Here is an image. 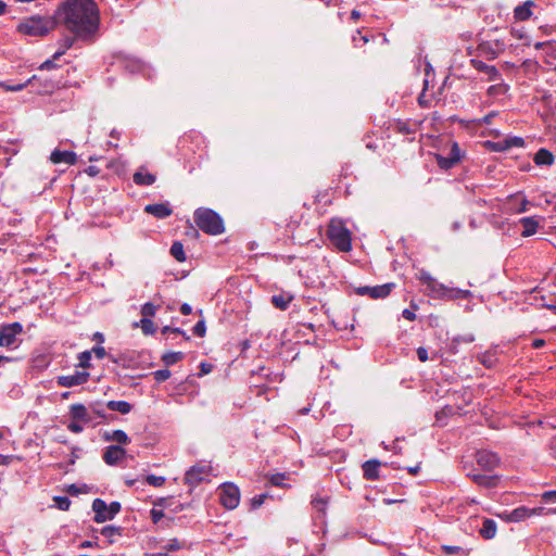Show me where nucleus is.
Segmentation results:
<instances>
[{"mask_svg": "<svg viewBox=\"0 0 556 556\" xmlns=\"http://www.w3.org/2000/svg\"><path fill=\"white\" fill-rule=\"evenodd\" d=\"M219 501L227 509L236 508L240 502V491L238 486L232 483L224 484L219 493Z\"/></svg>", "mask_w": 556, "mask_h": 556, "instance_id": "nucleus-9", "label": "nucleus"}, {"mask_svg": "<svg viewBox=\"0 0 556 556\" xmlns=\"http://www.w3.org/2000/svg\"><path fill=\"white\" fill-rule=\"evenodd\" d=\"M56 25L55 15L53 17L35 15L22 21L17 25V31L27 36L43 37L53 30Z\"/></svg>", "mask_w": 556, "mask_h": 556, "instance_id": "nucleus-4", "label": "nucleus"}, {"mask_svg": "<svg viewBox=\"0 0 556 556\" xmlns=\"http://www.w3.org/2000/svg\"><path fill=\"white\" fill-rule=\"evenodd\" d=\"M471 64L477 71L486 74L490 81L502 80V74L494 65L475 59L471 60Z\"/></svg>", "mask_w": 556, "mask_h": 556, "instance_id": "nucleus-15", "label": "nucleus"}, {"mask_svg": "<svg viewBox=\"0 0 556 556\" xmlns=\"http://www.w3.org/2000/svg\"><path fill=\"white\" fill-rule=\"evenodd\" d=\"M185 357L182 352H167L163 354L162 361L166 366H172Z\"/></svg>", "mask_w": 556, "mask_h": 556, "instance_id": "nucleus-36", "label": "nucleus"}, {"mask_svg": "<svg viewBox=\"0 0 556 556\" xmlns=\"http://www.w3.org/2000/svg\"><path fill=\"white\" fill-rule=\"evenodd\" d=\"M38 79H39L38 76L34 75L25 84H18V85H14V86H7V90L20 91V90L24 89L27 85L34 84V81H37Z\"/></svg>", "mask_w": 556, "mask_h": 556, "instance_id": "nucleus-48", "label": "nucleus"}, {"mask_svg": "<svg viewBox=\"0 0 556 556\" xmlns=\"http://www.w3.org/2000/svg\"><path fill=\"white\" fill-rule=\"evenodd\" d=\"M402 316H403V318H405L409 321H413L416 319V314H415L414 309H410V308L403 309Z\"/></svg>", "mask_w": 556, "mask_h": 556, "instance_id": "nucleus-59", "label": "nucleus"}, {"mask_svg": "<svg viewBox=\"0 0 556 556\" xmlns=\"http://www.w3.org/2000/svg\"><path fill=\"white\" fill-rule=\"evenodd\" d=\"M89 376L90 375L88 371H75L73 375L59 376L56 379V383L60 387L72 388L87 382Z\"/></svg>", "mask_w": 556, "mask_h": 556, "instance_id": "nucleus-12", "label": "nucleus"}, {"mask_svg": "<svg viewBox=\"0 0 556 556\" xmlns=\"http://www.w3.org/2000/svg\"><path fill=\"white\" fill-rule=\"evenodd\" d=\"M498 81V84L492 85L488 88L486 92L490 97L504 96L508 92L509 86L505 84L503 79Z\"/></svg>", "mask_w": 556, "mask_h": 556, "instance_id": "nucleus-33", "label": "nucleus"}, {"mask_svg": "<svg viewBox=\"0 0 556 556\" xmlns=\"http://www.w3.org/2000/svg\"><path fill=\"white\" fill-rule=\"evenodd\" d=\"M134 182L138 186H151L155 182V175L146 170L144 167H140L132 176Z\"/></svg>", "mask_w": 556, "mask_h": 556, "instance_id": "nucleus-22", "label": "nucleus"}, {"mask_svg": "<svg viewBox=\"0 0 556 556\" xmlns=\"http://www.w3.org/2000/svg\"><path fill=\"white\" fill-rule=\"evenodd\" d=\"M170 370L168 369H159L153 372L154 379L157 382H164L170 378Z\"/></svg>", "mask_w": 556, "mask_h": 556, "instance_id": "nucleus-45", "label": "nucleus"}, {"mask_svg": "<svg viewBox=\"0 0 556 556\" xmlns=\"http://www.w3.org/2000/svg\"><path fill=\"white\" fill-rule=\"evenodd\" d=\"M267 497L266 494H260V495H256L252 498L251 501V505L253 508H258L263 505V503L265 502V498Z\"/></svg>", "mask_w": 556, "mask_h": 556, "instance_id": "nucleus-53", "label": "nucleus"}, {"mask_svg": "<svg viewBox=\"0 0 556 556\" xmlns=\"http://www.w3.org/2000/svg\"><path fill=\"white\" fill-rule=\"evenodd\" d=\"M56 507L61 510H68L70 506H71V501L68 497L66 496H55L53 498Z\"/></svg>", "mask_w": 556, "mask_h": 556, "instance_id": "nucleus-42", "label": "nucleus"}, {"mask_svg": "<svg viewBox=\"0 0 556 556\" xmlns=\"http://www.w3.org/2000/svg\"><path fill=\"white\" fill-rule=\"evenodd\" d=\"M208 477V468L206 466H192L185 475V482L190 486H195Z\"/></svg>", "mask_w": 556, "mask_h": 556, "instance_id": "nucleus-13", "label": "nucleus"}, {"mask_svg": "<svg viewBox=\"0 0 556 556\" xmlns=\"http://www.w3.org/2000/svg\"><path fill=\"white\" fill-rule=\"evenodd\" d=\"M103 439L106 442L115 441V442H117L119 444H124V445H126L130 442V439L127 435V433L121 429L113 430L111 432H105L103 434Z\"/></svg>", "mask_w": 556, "mask_h": 556, "instance_id": "nucleus-27", "label": "nucleus"}, {"mask_svg": "<svg viewBox=\"0 0 556 556\" xmlns=\"http://www.w3.org/2000/svg\"><path fill=\"white\" fill-rule=\"evenodd\" d=\"M15 459L13 455H2L0 454V465H9L12 460Z\"/></svg>", "mask_w": 556, "mask_h": 556, "instance_id": "nucleus-63", "label": "nucleus"}, {"mask_svg": "<svg viewBox=\"0 0 556 556\" xmlns=\"http://www.w3.org/2000/svg\"><path fill=\"white\" fill-rule=\"evenodd\" d=\"M497 115L496 112H491L486 115H484L483 117L477 119V124L478 125H489L491 124L492 119Z\"/></svg>", "mask_w": 556, "mask_h": 556, "instance_id": "nucleus-51", "label": "nucleus"}, {"mask_svg": "<svg viewBox=\"0 0 556 556\" xmlns=\"http://www.w3.org/2000/svg\"><path fill=\"white\" fill-rule=\"evenodd\" d=\"M79 359V366L83 368H89L90 367V359H91V351H84L78 356Z\"/></svg>", "mask_w": 556, "mask_h": 556, "instance_id": "nucleus-43", "label": "nucleus"}, {"mask_svg": "<svg viewBox=\"0 0 556 556\" xmlns=\"http://www.w3.org/2000/svg\"><path fill=\"white\" fill-rule=\"evenodd\" d=\"M381 463L378 459L366 460L362 468L364 478L367 480H377L380 476Z\"/></svg>", "mask_w": 556, "mask_h": 556, "instance_id": "nucleus-19", "label": "nucleus"}, {"mask_svg": "<svg viewBox=\"0 0 556 556\" xmlns=\"http://www.w3.org/2000/svg\"><path fill=\"white\" fill-rule=\"evenodd\" d=\"M542 498L544 501H554L556 502V490L546 491L542 494Z\"/></svg>", "mask_w": 556, "mask_h": 556, "instance_id": "nucleus-62", "label": "nucleus"}, {"mask_svg": "<svg viewBox=\"0 0 556 556\" xmlns=\"http://www.w3.org/2000/svg\"><path fill=\"white\" fill-rule=\"evenodd\" d=\"M67 429L73 432V433H80L83 432L84 428L83 426L79 424V421L77 420H72L68 425H67Z\"/></svg>", "mask_w": 556, "mask_h": 556, "instance_id": "nucleus-52", "label": "nucleus"}, {"mask_svg": "<svg viewBox=\"0 0 556 556\" xmlns=\"http://www.w3.org/2000/svg\"><path fill=\"white\" fill-rule=\"evenodd\" d=\"M106 407L123 415L130 413L132 408L131 404L126 401H109Z\"/></svg>", "mask_w": 556, "mask_h": 556, "instance_id": "nucleus-30", "label": "nucleus"}, {"mask_svg": "<svg viewBox=\"0 0 556 556\" xmlns=\"http://www.w3.org/2000/svg\"><path fill=\"white\" fill-rule=\"evenodd\" d=\"M442 551L445 555H454L460 553L463 548L456 545H443Z\"/></svg>", "mask_w": 556, "mask_h": 556, "instance_id": "nucleus-50", "label": "nucleus"}, {"mask_svg": "<svg viewBox=\"0 0 556 556\" xmlns=\"http://www.w3.org/2000/svg\"><path fill=\"white\" fill-rule=\"evenodd\" d=\"M74 38L72 37H65L64 40H63V49L56 51L54 54H53V60H59L65 52L66 50H68L70 48L73 47L74 45Z\"/></svg>", "mask_w": 556, "mask_h": 556, "instance_id": "nucleus-40", "label": "nucleus"}, {"mask_svg": "<svg viewBox=\"0 0 556 556\" xmlns=\"http://www.w3.org/2000/svg\"><path fill=\"white\" fill-rule=\"evenodd\" d=\"M122 505L119 502H111L110 505L102 498H94L92 502V510L94 511L93 520L97 523L104 522L106 520H112L119 511Z\"/></svg>", "mask_w": 556, "mask_h": 556, "instance_id": "nucleus-7", "label": "nucleus"}, {"mask_svg": "<svg viewBox=\"0 0 556 556\" xmlns=\"http://www.w3.org/2000/svg\"><path fill=\"white\" fill-rule=\"evenodd\" d=\"M156 313V306L152 303H146L142 305L141 307V314H142V318H150V317H153Z\"/></svg>", "mask_w": 556, "mask_h": 556, "instance_id": "nucleus-41", "label": "nucleus"}, {"mask_svg": "<svg viewBox=\"0 0 556 556\" xmlns=\"http://www.w3.org/2000/svg\"><path fill=\"white\" fill-rule=\"evenodd\" d=\"M534 162L538 165H551L554 162V156L546 149H541L535 154Z\"/></svg>", "mask_w": 556, "mask_h": 556, "instance_id": "nucleus-32", "label": "nucleus"}, {"mask_svg": "<svg viewBox=\"0 0 556 556\" xmlns=\"http://www.w3.org/2000/svg\"><path fill=\"white\" fill-rule=\"evenodd\" d=\"M527 518H530L529 507H527V506H519V507L513 509L509 514V521H513V522H519Z\"/></svg>", "mask_w": 556, "mask_h": 556, "instance_id": "nucleus-31", "label": "nucleus"}, {"mask_svg": "<svg viewBox=\"0 0 556 556\" xmlns=\"http://www.w3.org/2000/svg\"><path fill=\"white\" fill-rule=\"evenodd\" d=\"M312 504L318 510H324L326 506V502L323 498H316L312 502Z\"/></svg>", "mask_w": 556, "mask_h": 556, "instance_id": "nucleus-64", "label": "nucleus"}, {"mask_svg": "<svg viewBox=\"0 0 556 556\" xmlns=\"http://www.w3.org/2000/svg\"><path fill=\"white\" fill-rule=\"evenodd\" d=\"M532 7H534V2L531 0H528L520 5H517L514 10L515 20L520 22L529 20L532 15Z\"/></svg>", "mask_w": 556, "mask_h": 556, "instance_id": "nucleus-23", "label": "nucleus"}, {"mask_svg": "<svg viewBox=\"0 0 556 556\" xmlns=\"http://www.w3.org/2000/svg\"><path fill=\"white\" fill-rule=\"evenodd\" d=\"M542 217L540 216H527L522 217L519 223L522 226L521 236L522 237H531L536 233L540 222Z\"/></svg>", "mask_w": 556, "mask_h": 556, "instance_id": "nucleus-16", "label": "nucleus"}, {"mask_svg": "<svg viewBox=\"0 0 556 556\" xmlns=\"http://www.w3.org/2000/svg\"><path fill=\"white\" fill-rule=\"evenodd\" d=\"M70 416L73 420L81 421V422H90L91 417L88 413V409L83 404H72L70 406Z\"/></svg>", "mask_w": 556, "mask_h": 556, "instance_id": "nucleus-20", "label": "nucleus"}, {"mask_svg": "<svg viewBox=\"0 0 556 556\" xmlns=\"http://www.w3.org/2000/svg\"><path fill=\"white\" fill-rule=\"evenodd\" d=\"M497 525L496 521L490 518L483 520L479 530L480 535L485 540H491L496 535Z\"/></svg>", "mask_w": 556, "mask_h": 556, "instance_id": "nucleus-26", "label": "nucleus"}, {"mask_svg": "<svg viewBox=\"0 0 556 556\" xmlns=\"http://www.w3.org/2000/svg\"><path fill=\"white\" fill-rule=\"evenodd\" d=\"M151 519L154 523H157L162 520V518L164 517V513L162 510H157V509H152L151 510Z\"/></svg>", "mask_w": 556, "mask_h": 556, "instance_id": "nucleus-56", "label": "nucleus"}, {"mask_svg": "<svg viewBox=\"0 0 556 556\" xmlns=\"http://www.w3.org/2000/svg\"><path fill=\"white\" fill-rule=\"evenodd\" d=\"M55 60L52 59H49V60H46L40 66H39V70L42 71V70H51V68H54L56 65L54 63Z\"/></svg>", "mask_w": 556, "mask_h": 556, "instance_id": "nucleus-61", "label": "nucleus"}, {"mask_svg": "<svg viewBox=\"0 0 556 556\" xmlns=\"http://www.w3.org/2000/svg\"><path fill=\"white\" fill-rule=\"evenodd\" d=\"M475 334L467 333L463 336H456L454 337L451 342L447 345L448 353L455 355L459 352V345H463V343H472L475 341Z\"/></svg>", "mask_w": 556, "mask_h": 556, "instance_id": "nucleus-21", "label": "nucleus"}, {"mask_svg": "<svg viewBox=\"0 0 556 556\" xmlns=\"http://www.w3.org/2000/svg\"><path fill=\"white\" fill-rule=\"evenodd\" d=\"M523 146H525L523 138L514 136V137L504 139L503 146L498 150H508L513 147L519 148V147H523Z\"/></svg>", "mask_w": 556, "mask_h": 556, "instance_id": "nucleus-37", "label": "nucleus"}, {"mask_svg": "<svg viewBox=\"0 0 556 556\" xmlns=\"http://www.w3.org/2000/svg\"><path fill=\"white\" fill-rule=\"evenodd\" d=\"M138 326L141 327V330L146 336L154 334L156 331V327L151 318H141L140 321L134 324V327Z\"/></svg>", "mask_w": 556, "mask_h": 556, "instance_id": "nucleus-35", "label": "nucleus"}, {"mask_svg": "<svg viewBox=\"0 0 556 556\" xmlns=\"http://www.w3.org/2000/svg\"><path fill=\"white\" fill-rule=\"evenodd\" d=\"M144 212L159 219L166 218L173 214V210L167 203L148 204L144 206Z\"/></svg>", "mask_w": 556, "mask_h": 556, "instance_id": "nucleus-17", "label": "nucleus"}, {"mask_svg": "<svg viewBox=\"0 0 556 556\" xmlns=\"http://www.w3.org/2000/svg\"><path fill=\"white\" fill-rule=\"evenodd\" d=\"M101 534L109 539L110 543L114 542V538L117 535L119 536L122 534V528L115 527V526H105L101 530Z\"/></svg>", "mask_w": 556, "mask_h": 556, "instance_id": "nucleus-38", "label": "nucleus"}, {"mask_svg": "<svg viewBox=\"0 0 556 556\" xmlns=\"http://www.w3.org/2000/svg\"><path fill=\"white\" fill-rule=\"evenodd\" d=\"M476 460L483 470L492 471L500 465L501 458L492 451L481 450L477 452Z\"/></svg>", "mask_w": 556, "mask_h": 556, "instance_id": "nucleus-11", "label": "nucleus"}, {"mask_svg": "<svg viewBox=\"0 0 556 556\" xmlns=\"http://www.w3.org/2000/svg\"><path fill=\"white\" fill-rule=\"evenodd\" d=\"M193 219L195 225L207 235L217 236L225 231L223 218L211 208H197Z\"/></svg>", "mask_w": 556, "mask_h": 556, "instance_id": "nucleus-3", "label": "nucleus"}, {"mask_svg": "<svg viewBox=\"0 0 556 556\" xmlns=\"http://www.w3.org/2000/svg\"><path fill=\"white\" fill-rule=\"evenodd\" d=\"M50 161L53 164L65 163L68 165H74L77 162V155L72 151H61L55 149L50 155Z\"/></svg>", "mask_w": 556, "mask_h": 556, "instance_id": "nucleus-18", "label": "nucleus"}, {"mask_svg": "<svg viewBox=\"0 0 556 556\" xmlns=\"http://www.w3.org/2000/svg\"><path fill=\"white\" fill-rule=\"evenodd\" d=\"M288 479V475L285 472L274 473L269 477V483L274 486L280 488H289V484H286L285 481Z\"/></svg>", "mask_w": 556, "mask_h": 556, "instance_id": "nucleus-39", "label": "nucleus"}, {"mask_svg": "<svg viewBox=\"0 0 556 556\" xmlns=\"http://www.w3.org/2000/svg\"><path fill=\"white\" fill-rule=\"evenodd\" d=\"M61 87H65L64 84H61V81H52V80H46L45 81V85H43V88H42V92L45 93H51L55 88H61Z\"/></svg>", "mask_w": 556, "mask_h": 556, "instance_id": "nucleus-46", "label": "nucleus"}, {"mask_svg": "<svg viewBox=\"0 0 556 556\" xmlns=\"http://www.w3.org/2000/svg\"><path fill=\"white\" fill-rule=\"evenodd\" d=\"M477 359L485 368H494L497 364V352L495 349L488 350L477 356Z\"/></svg>", "mask_w": 556, "mask_h": 556, "instance_id": "nucleus-25", "label": "nucleus"}, {"mask_svg": "<svg viewBox=\"0 0 556 556\" xmlns=\"http://www.w3.org/2000/svg\"><path fill=\"white\" fill-rule=\"evenodd\" d=\"M126 456V450L118 445H109L103 453V460L109 466L119 464Z\"/></svg>", "mask_w": 556, "mask_h": 556, "instance_id": "nucleus-14", "label": "nucleus"}, {"mask_svg": "<svg viewBox=\"0 0 556 556\" xmlns=\"http://www.w3.org/2000/svg\"><path fill=\"white\" fill-rule=\"evenodd\" d=\"M472 481L484 488H494L496 486L497 476L493 475H482V473H469L468 475Z\"/></svg>", "mask_w": 556, "mask_h": 556, "instance_id": "nucleus-24", "label": "nucleus"}, {"mask_svg": "<svg viewBox=\"0 0 556 556\" xmlns=\"http://www.w3.org/2000/svg\"><path fill=\"white\" fill-rule=\"evenodd\" d=\"M359 41H363V43L368 42V38L366 35H362L361 31H357V36L353 37V42L355 47H359Z\"/></svg>", "mask_w": 556, "mask_h": 556, "instance_id": "nucleus-60", "label": "nucleus"}, {"mask_svg": "<svg viewBox=\"0 0 556 556\" xmlns=\"http://www.w3.org/2000/svg\"><path fill=\"white\" fill-rule=\"evenodd\" d=\"M23 332V325L18 321L12 324H4L0 326V346H10L15 340L16 336Z\"/></svg>", "mask_w": 556, "mask_h": 556, "instance_id": "nucleus-10", "label": "nucleus"}, {"mask_svg": "<svg viewBox=\"0 0 556 556\" xmlns=\"http://www.w3.org/2000/svg\"><path fill=\"white\" fill-rule=\"evenodd\" d=\"M418 280L424 286V292L433 300L454 301L458 299H471L473 296L470 290L448 287L435 279L425 269L417 274Z\"/></svg>", "mask_w": 556, "mask_h": 556, "instance_id": "nucleus-2", "label": "nucleus"}, {"mask_svg": "<svg viewBox=\"0 0 556 556\" xmlns=\"http://www.w3.org/2000/svg\"><path fill=\"white\" fill-rule=\"evenodd\" d=\"M181 547H182V544L177 539H173L163 548L166 549V551H176V549H179Z\"/></svg>", "mask_w": 556, "mask_h": 556, "instance_id": "nucleus-54", "label": "nucleus"}, {"mask_svg": "<svg viewBox=\"0 0 556 556\" xmlns=\"http://www.w3.org/2000/svg\"><path fill=\"white\" fill-rule=\"evenodd\" d=\"M94 353L96 357L99 358V359H102L105 357L106 355V352H105V349L101 345H97L92 349L91 353Z\"/></svg>", "mask_w": 556, "mask_h": 556, "instance_id": "nucleus-57", "label": "nucleus"}, {"mask_svg": "<svg viewBox=\"0 0 556 556\" xmlns=\"http://www.w3.org/2000/svg\"><path fill=\"white\" fill-rule=\"evenodd\" d=\"M54 15L58 25L64 26L77 39H91L99 29L100 12L93 0H65Z\"/></svg>", "mask_w": 556, "mask_h": 556, "instance_id": "nucleus-1", "label": "nucleus"}, {"mask_svg": "<svg viewBox=\"0 0 556 556\" xmlns=\"http://www.w3.org/2000/svg\"><path fill=\"white\" fill-rule=\"evenodd\" d=\"M417 356L420 362H422V363L427 362L429 359L428 350L424 346H419L417 349Z\"/></svg>", "mask_w": 556, "mask_h": 556, "instance_id": "nucleus-55", "label": "nucleus"}, {"mask_svg": "<svg viewBox=\"0 0 556 556\" xmlns=\"http://www.w3.org/2000/svg\"><path fill=\"white\" fill-rule=\"evenodd\" d=\"M148 484L153 486H162L165 483V478L162 476L149 475L146 478Z\"/></svg>", "mask_w": 556, "mask_h": 556, "instance_id": "nucleus-44", "label": "nucleus"}, {"mask_svg": "<svg viewBox=\"0 0 556 556\" xmlns=\"http://www.w3.org/2000/svg\"><path fill=\"white\" fill-rule=\"evenodd\" d=\"M417 129V123L412 119H390L387 126V137L390 138L393 135H399L405 141H413Z\"/></svg>", "mask_w": 556, "mask_h": 556, "instance_id": "nucleus-6", "label": "nucleus"}, {"mask_svg": "<svg viewBox=\"0 0 556 556\" xmlns=\"http://www.w3.org/2000/svg\"><path fill=\"white\" fill-rule=\"evenodd\" d=\"M292 300L293 296L291 294L280 293L274 294L270 299V302L276 308L285 311L288 308Z\"/></svg>", "mask_w": 556, "mask_h": 556, "instance_id": "nucleus-29", "label": "nucleus"}, {"mask_svg": "<svg viewBox=\"0 0 556 556\" xmlns=\"http://www.w3.org/2000/svg\"><path fill=\"white\" fill-rule=\"evenodd\" d=\"M355 292L356 294L358 295H362V296H369L371 299H381L382 298V286H375V287H368V286H364V287H357L355 288Z\"/></svg>", "mask_w": 556, "mask_h": 556, "instance_id": "nucleus-28", "label": "nucleus"}, {"mask_svg": "<svg viewBox=\"0 0 556 556\" xmlns=\"http://www.w3.org/2000/svg\"><path fill=\"white\" fill-rule=\"evenodd\" d=\"M463 152L457 142H452L447 152L444 150L435 154L437 163L442 169H450L460 162Z\"/></svg>", "mask_w": 556, "mask_h": 556, "instance_id": "nucleus-8", "label": "nucleus"}, {"mask_svg": "<svg viewBox=\"0 0 556 556\" xmlns=\"http://www.w3.org/2000/svg\"><path fill=\"white\" fill-rule=\"evenodd\" d=\"M176 333V334H182L185 337L186 340H189L190 337L186 334V332L184 330H181L180 328H172L169 326H165L162 328V333L163 334H166V333Z\"/></svg>", "mask_w": 556, "mask_h": 556, "instance_id": "nucleus-49", "label": "nucleus"}, {"mask_svg": "<svg viewBox=\"0 0 556 556\" xmlns=\"http://www.w3.org/2000/svg\"><path fill=\"white\" fill-rule=\"evenodd\" d=\"M212 369H213L212 364L203 362L200 364V374L199 375L200 376L207 375L212 371Z\"/></svg>", "mask_w": 556, "mask_h": 556, "instance_id": "nucleus-58", "label": "nucleus"}, {"mask_svg": "<svg viewBox=\"0 0 556 556\" xmlns=\"http://www.w3.org/2000/svg\"><path fill=\"white\" fill-rule=\"evenodd\" d=\"M193 334L197 337H204L206 333V326L204 320H199L193 327Z\"/></svg>", "mask_w": 556, "mask_h": 556, "instance_id": "nucleus-47", "label": "nucleus"}, {"mask_svg": "<svg viewBox=\"0 0 556 556\" xmlns=\"http://www.w3.org/2000/svg\"><path fill=\"white\" fill-rule=\"evenodd\" d=\"M327 237L341 252H349L352 248L351 232L341 220L331 219L327 229Z\"/></svg>", "mask_w": 556, "mask_h": 556, "instance_id": "nucleus-5", "label": "nucleus"}, {"mask_svg": "<svg viewBox=\"0 0 556 556\" xmlns=\"http://www.w3.org/2000/svg\"><path fill=\"white\" fill-rule=\"evenodd\" d=\"M170 255L180 263L185 262L187 257L184 244L179 241H175L170 247Z\"/></svg>", "mask_w": 556, "mask_h": 556, "instance_id": "nucleus-34", "label": "nucleus"}]
</instances>
